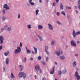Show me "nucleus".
Instances as JSON below:
<instances>
[{
	"instance_id": "nucleus-1",
	"label": "nucleus",
	"mask_w": 80,
	"mask_h": 80,
	"mask_svg": "<svg viewBox=\"0 0 80 80\" xmlns=\"http://www.w3.org/2000/svg\"><path fill=\"white\" fill-rule=\"evenodd\" d=\"M18 76L20 78L22 77H23V78H26V77H27V74L24 72H19Z\"/></svg>"
},
{
	"instance_id": "nucleus-2",
	"label": "nucleus",
	"mask_w": 80,
	"mask_h": 80,
	"mask_svg": "<svg viewBox=\"0 0 80 80\" xmlns=\"http://www.w3.org/2000/svg\"><path fill=\"white\" fill-rule=\"evenodd\" d=\"M17 49H15L14 51L15 53H20V52H21V48L20 47H18Z\"/></svg>"
},
{
	"instance_id": "nucleus-3",
	"label": "nucleus",
	"mask_w": 80,
	"mask_h": 80,
	"mask_svg": "<svg viewBox=\"0 0 80 80\" xmlns=\"http://www.w3.org/2000/svg\"><path fill=\"white\" fill-rule=\"evenodd\" d=\"M80 34V32H77L75 33V31L74 29H73V32H72V35L74 37H76V35H79Z\"/></svg>"
},
{
	"instance_id": "nucleus-4",
	"label": "nucleus",
	"mask_w": 80,
	"mask_h": 80,
	"mask_svg": "<svg viewBox=\"0 0 80 80\" xmlns=\"http://www.w3.org/2000/svg\"><path fill=\"white\" fill-rule=\"evenodd\" d=\"M35 69L36 71L38 70H39V72H40V73H42V70L40 69V67L38 66V65L36 66H35Z\"/></svg>"
},
{
	"instance_id": "nucleus-5",
	"label": "nucleus",
	"mask_w": 80,
	"mask_h": 80,
	"mask_svg": "<svg viewBox=\"0 0 80 80\" xmlns=\"http://www.w3.org/2000/svg\"><path fill=\"white\" fill-rule=\"evenodd\" d=\"M75 75L76 77L78 80H80V76L78 75V72L76 71L75 74Z\"/></svg>"
},
{
	"instance_id": "nucleus-6",
	"label": "nucleus",
	"mask_w": 80,
	"mask_h": 80,
	"mask_svg": "<svg viewBox=\"0 0 80 80\" xmlns=\"http://www.w3.org/2000/svg\"><path fill=\"white\" fill-rule=\"evenodd\" d=\"M71 44L72 46H73V47H76L77 46V45L75 42L73 41H71Z\"/></svg>"
},
{
	"instance_id": "nucleus-7",
	"label": "nucleus",
	"mask_w": 80,
	"mask_h": 80,
	"mask_svg": "<svg viewBox=\"0 0 80 80\" xmlns=\"http://www.w3.org/2000/svg\"><path fill=\"white\" fill-rule=\"evenodd\" d=\"M4 8H6V10H9L10 9V8L9 7H8V5L7 4H5L4 6H3Z\"/></svg>"
},
{
	"instance_id": "nucleus-8",
	"label": "nucleus",
	"mask_w": 80,
	"mask_h": 80,
	"mask_svg": "<svg viewBox=\"0 0 80 80\" xmlns=\"http://www.w3.org/2000/svg\"><path fill=\"white\" fill-rule=\"evenodd\" d=\"M54 72H55V66L53 67L52 70L51 71L50 73L52 74L54 73Z\"/></svg>"
},
{
	"instance_id": "nucleus-9",
	"label": "nucleus",
	"mask_w": 80,
	"mask_h": 80,
	"mask_svg": "<svg viewBox=\"0 0 80 80\" xmlns=\"http://www.w3.org/2000/svg\"><path fill=\"white\" fill-rule=\"evenodd\" d=\"M48 46H46L45 47V51L47 53L48 55H49V54H50V53H49V52H48V51H47V49H48Z\"/></svg>"
},
{
	"instance_id": "nucleus-10",
	"label": "nucleus",
	"mask_w": 80,
	"mask_h": 80,
	"mask_svg": "<svg viewBox=\"0 0 80 80\" xmlns=\"http://www.w3.org/2000/svg\"><path fill=\"white\" fill-rule=\"evenodd\" d=\"M48 26L50 30H53V27H52V25H51V24H48Z\"/></svg>"
},
{
	"instance_id": "nucleus-11",
	"label": "nucleus",
	"mask_w": 80,
	"mask_h": 80,
	"mask_svg": "<svg viewBox=\"0 0 80 80\" xmlns=\"http://www.w3.org/2000/svg\"><path fill=\"white\" fill-rule=\"evenodd\" d=\"M3 40L4 39L3 38V36H0V40L1 43H3Z\"/></svg>"
},
{
	"instance_id": "nucleus-12",
	"label": "nucleus",
	"mask_w": 80,
	"mask_h": 80,
	"mask_svg": "<svg viewBox=\"0 0 80 80\" xmlns=\"http://www.w3.org/2000/svg\"><path fill=\"white\" fill-rule=\"evenodd\" d=\"M60 8L61 10H63V6L62 5V3H60Z\"/></svg>"
},
{
	"instance_id": "nucleus-13",
	"label": "nucleus",
	"mask_w": 80,
	"mask_h": 80,
	"mask_svg": "<svg viewBox=\"0 0 80 80\" xmlns=\"http://www.w3.org/2000/svg\"><path fill=\"white\" fill-rule=\"evenodd\" d=\"M6 64H8L9 63V59L8 58H7L6 60Z\"/></svg>"
},
{
	"instance_id": "nucleus-14",
	"label": "nucleus",
	"mask_w": 80,
	"mask_h": 80,
	"mask_svg": "<svg viewBox=\"0 0 80 80\" xmlns=\"http://www.w3.org/2000/svg\"><path fill=\"white\" fill-rule=\"evenodd\" d=\"M43 28V27L42 26V25H39L38 26V29L39 30H41V29Z\"/></svg>"
},
{
	"instance_id": "nucleus-15",
	"label": "nucleus",
	"mask_w": 80,
	"mask_h": 80,
	"mask_svg": "<svg viewBox=\"0 0 80 80\" xmlns=\"http://www.w3.org/2000/svg\"><path fill=\"white\" fill-rule=\"evenodd\" d=\"M11 78H15V77L13 75V74L12 73L11 74Z\"/></svg>"
},
{
	"instance_id": "nucleus-16",
	"label": "nucleus",
	"mask_w": 80,
	"mask_h": 80,
	"mask_svg": "<svg viewBox=\"0 0 80 80\" xmlns=\"http://www.w3.org/2000/svg\"><path fill=\"white\" fill-rule=\"evenodd\" d=\"M62 73L63 74H65L67 73V70L65 69L64 70L62 71Z\"/></svg>"
},
{
	"instance_id": "nucleus-17",
	"label": "nucleus",
	"mask_w": 80,
	"mask_h": 80,
	"mask_svg": "<svg viewBox=\"0 0 80 80\" xmlns=\"http://www.w3.org/2000/svg\"><path fill=\"white\" fill-rule=\"evenodd\" d=\"M60 52L58 51H56V55H58V56H59V55H60Z\"/></svg>"
},
{
	"instance_id": "nucleus-18",
	"label": "nucleus",
	"mask_w": 80,
	"mask_h": 80,
	"mask_svg": "<svg viewBox=\"0 0 80 80\" xmlns=\"http://www.w3.org/2000/svg\"><path fill=\"white\" fill-rule=\"evenodd\" d=\"M38 38H39V39L40 40V41H42V37H41V36L39 35L38 36Z\"/></svg>"
},
{
	"instance_id": "nucleus-19",
	"label": "nucleus",
	"mask_w": 80,
	"mask_h": 80,
	"mask_svg": "<svg viewBox=\"0 0 80 80\" xmlns=\"http://www.w3.org/2000/svg\"><path fill=\"white\" fill-rule=\"evenodd\" d=\"M55 41L53 40L51 42V45H54V44H55Z\"/></svg>"
},
{
	"instance_id": "nucleus-20",
	"label": "nucleus",
	"mask_w": 80,
	"mask_h": 80,
	"mask_svg": "<svg viewBox=\"0 0 80 80\" xmlns=\"http://www.w3.org/2000/svg\"><path fill=\"white\" fill-rule=\"evenodd\" d=\"M8 53H9V52L7 51V52H4V55L6 56H7V55H8Z\"/></svg>"
},
{
	"instance_id": "nucleus-21",
	"label": "nucleus",
	"mask_w": 80,
	"mask_h": 80,
	"mask_svg": "<svg viewBox=\"0 0 80 80\" xmlns=\"http://www.w3.org/2000/svg\"><path fill=\"white\" fill-rule=\"evenodd\" d=\"M33 48L34 49L35 53H37V49L35 47H34Z\"/></svg>"
},
{
	"instance_id": "nucleus-22",
	"label": "nucleus",
	"mask_w": 80,
	"mask_h": 80,
	"mask_svg": "<svg viewBox=\"0 0 80 80\" xmlns=\"http://www.w3.org/2000/svg\"><path fill=\"white\" fill-rule=\"evenodd\" d=\"M27 53H28V54H29L30 53H31V51H30V50L29 49H27Z\"/></svg>"
},
{
	"instance_id": "nucleus-23",
	"label": "nucleus",
	"mask_w": 80,
	"mask_h": 80,
	"mask_svg": "<svg viewBox=\"0 0 80 80\" xmlns=\"http://www.w3.org/2000/svg\"><path fill=\"white\" fill-rule=\"evenodd\" d=\"M19 67L21 68V71H22V70L23 69V66H22V65H20L19 66Z\"/></svg>"
},
{
	"instance_id": "nucleus-24",
	"label": "nucleus",
	"mask_w": 80,
	"mask_h": 80,
	"mask_svg": "<svg viewBox=\"0 0 80 80\" xmlns=\"http://www.w3.org/2000/svg\"><path fill=\"white\" fill-rule=\"evenodd\" d=\"M76 65H77V63L75 61H74L73 63V67H75V66H76Z\"/></svg>"
},
{
	"instance_id": "nucleus-25",
	"label": "nucleus",
	"mask_w": 80,
	"mask_h": 80,
	"mask_svg": "<svg viewBox=\"0 0 80 80\" xmlns=\"http://www.w3.org/2000/svg\"><path fill=\"white\" fill-rule=\"evenodd\" d=\"M60 58H61V60H63V59H65V57L63 56H60Z\"/></svg>"
},
{
	"instance_id": "nucleus-26",
	"label": "nucleus",
	"mask_w": 80,
	"mask_h": 80,
	"mask_svg": "<svg viewBox=\"0 0 80 80\" xmlns=\"http://www.w3.org/2000/svg\"><path fill=\"white\" fill-rule=\"evenodd\" d=\"M12 28L11 27H10L8 28V31H10L11 30H12Z\"/></svg>"
},
{
	"instance_id": "nucleus-27",
	"label": "nucleus",
	"mask_w": 80,
	"mask_h": 80,
	"mask_svg": "<svg viewBox=\"0 0 80 80\" xmlns=\"http://www.w3.org/2000/svg\"><path fill=\"white\" fill-rule=\"evenodd\" d=\"M29 3L31 4V5H34V3L33 2H32L30 1V0H29Z\"/></svg>"
},
{
	"instance_id": "nucleus-28",
	"label": "nucleus",
	"mask_w": 80,
	"mask_h": 80,
	"mask_svg": "<svg viewBox=\"0 0 80 80\" xmlns=\"http://www.w3.org/2000/svg\"><path fill=\"white\" fill-rule=\"evenodd\" d=\"M38 12H39V11L37 9L36 11V15H37L38 14Z\"/></svg>"
},
{
	"instance_id": "nucleus-29",
	"label": "nucleus",
	"mask_w": 80,
	"mask_h": 80,
	"mask_svg": "<svg viewBox=\"0 0 80 80\" xmlns=\"http://www.w3.org/2000/svg\"><path fill=\"white\" fill-rule=\"evenodd\" d=\"M28 28H29V29H30V28H31V25H30V24H29L27 26Z\"/></svg>"
},
{
	"instance_id": "nucleus-30",
	"label": "nucleus",
	"mask_w": 80,
	"mask_h": 80,
	"mask_svg": "<svg viewBox=\"0 0 80 80\" xmlns=\"http://www.w3.org/2000/svg\"><path fill=\"white\" fill-rule=\"evenodd\" d=\"M62 14L63 15L65 16V13L64 11H62L61 12Z\"/></svg>"
},
{
	"instance_id": "nucleus-31",
	"label": "nucleus",
	"mask_w": 80,
	"mask_h": 80,
	"mask_svg": "<svg viewBox=\"0 0 80 80\" xmlns=\"http://www.w3.org/2000/svg\"><path fill=\"white\" fill-rule=\"evenodd\" d=\"M61 74H62V72H61V71H58V75H60Z\"/></svg>"
},
{
	"instance_id": "nucleus-32",
	"label": "nucleus",
	"mask_w": 80,
	"mask_h": 80,
	"mask_svg": "<svg viewBox=\"0 0 80 80\" xmlns=\"http://www.w3.org/2000/svg\"><path fill=\"white\" fill-rule=\"evenodd\" d=\"M57 23H58V24H59V25H62V23H61L60 22H59V21H57Z\"/></svg>"
},
{
	"instance_id": "nucleus-33",
	"label": "nucleus",
	"mask_w": 80,
	"mask_h": 80,
	"mask_svg": "<svg viewBox=\"0 0 80 80\" xmlns=\"http://www.w3.org/2000/svg\"><path fill=\"white\" fill-rule=\"evenodd\" d=\"M48 59H49V58H48V57H47L46 58V61L47 62H48Z\"/></svg>"
},
{
	"instance_id": "nucleus-34",
	"label": "nucleus",
	"mask_w": 80,
	"mask_h": 80,
	"mask_svg": "<svg viewBox=\"0 0 80 80\" xmlns=\"http://www.w3.org/2000/svg\"><path fill=\"white\" fill-rule=\"evenodd\" d=\"M42 64L44 65H45V61H42Z\"/></svg>"
},
{
	"instance_id": "nucleus-35",
	"label": "nucleus",
	"mask_w": 80,
	"mask_h": 80,
	"mask_svg": "<svg viewBox=\"0 0 80 80\" xmlns=\"http://www.w3.org/2000/svg\"><path fill=\"white\" fill-rule=\"evenodd\" d=\"M38 59L39 60H40V59H41V57L40 56H39L38 58Z\"/></svg>"
},
{
	"instance_id": "nucleus-36",
	"label": "nucleus",
	"mask_w": 80,
	"mask_h": 80,
	"mask_svg": "<svg viewBox=\"0 0 80 80\" xmlns=\"http://www.w3.org/2000/svg\"><path fill=\"white\" fill-rule=\"evenodd\" d=\"M19 46L20 47H22V42L20 43Z\"/></svg>"
},
{
	"instance_id": "nucleus-37",
	"label": "nucleus",
	"mask_w": 80,
	"mask_h": 80,
	"mask_svg": "<svg viewBox=\"0 0 80 80\" xmlns=\"http://www.w3.org/2000/svg\"><path fill=\"white\" fill-rule=\"evenodd\" d=\"M2 13H3V14H5V10H3L2 11Z\"/></svg>"
},
{
	"instance_id": "nucleus-38",
	"label": "nucleus",
	"mask_w": 80,
	"mask_h": 80,
	"mask_svg": "<svg viewBox=\"0 0 80 80\" xmlns=\"http://www.w3.org/2000/svg\"><path fill=\"white\" fill-rule=\"evenodd\" d=\"M2 46H0V50H2Z\"/></svg>"
},
{
	"instance_id": "nucleus-39",
	"label": "nucleus",
	"mask_w": 80,
	"mask_h": 80,
	"mask_svg": "<svg viewBox=\"0 0 80 80\" xmlns=\"http://www.w3.org/2000/svg\"><path fill=\"white\" fill-rule=\"evenodd\" d=\"M57 14L58 16H59L60 15V13H59V12H58L57 13Z\"/></svg>"
},
{
	"instance_id": "nucleus-40",
	"label": "nucleus",
	"mask_w": 80,
	"mask_h": 80,
	"mask_svg": "<svg viewBox=\"0 0 80 80\" xmlns=\"http://www.w3.org/2000/svg\"><path fill=\"white\" fill-rule=\"evenodd\" d=\"M2 18H3V20L4 21L5 19V17H2Z\"/></svg>"
},
{
	"instance_id": "nucleus-41",
	"label": "nucleus",
	"mask_w": 80,
	"mask_h": 80,
	"mask_svg": "<svg viewBox=\"0 0 80 80\" xmlns=\"http://www.w3.org/2000/svg\"><path fill=\"white\" fill-rule=\"evenodd\" d=\"M33 60V58H30V60L31 61H32Z\"/></svg>"
},
{
	"instance_id": "nucleus-42",
	"label": "nucleus",
	"mask_w": 80,
	"mask_h": 80,
	"mask_svg": "<svg viewBox=\"0 0 80 80\" xmlns=\"http://www.w3.org/2000/svg\"><path fill=\"white\" fill-rule=\"evenodd\" d=\"M24 61L25 62H26V61H27V58H26V57H25Z\"/></svg>"
},
{
	"instance_id": "nucleus-43",
	"label": "nucleus",
	"mask_w": 80,
	"mask_h": 80,
	"mask_svg": "<svg viewBox=\"0 0 80 80\" xmlns=\"http://www.w3.org/2000/svg\"><path fill=\"white\" fill-rule=\"evenodd\" d=\"M78 5H80V0H79L78 1Z\"/></svg>"
},
{
	"instance_id": "nucleus-44",
	"label": "nucleus",
	"mask_w": 80,
	"mask_h": 80,
	"mask_svg": "<svg viewBox=\"0 0 80 80\" xmlns=\"http://www.w3.org/2000/svg\"><path fill=\"white\" fill-rule=\"evenodd\" d=\"M18 18H20V13H18Z\"/></svg>"
},
{
	"instance_id": "nucleus-45",
	"label": "nucleus",
	"mask_w": 80,
	"mask_h": 80,
	"mask_svg": "<svg viewBox=\"0 0 80 80\" xmlns=\"http://www.w3.org/2000/svg\"><path fill=\"white\" fill-rule=\"evenodd\" d=\"M34 78H35V79H37V76L35 75L34 76Z\"/></svg>"
},
{
	"instance_id": "nucleus-46",
	"label": "nucleus",
	"mask_w": 80,
	"mask_h": 80,
	"mask_svg": "<svg viewBox=\"0 0 80 80\" xmlns=\"http://www.w3.org/2000/svg\"><path fill=\"white\" fill-rule=\"evenodd\" d=\"M4 29H5V28H2L1 29V30L2 31V30H3Z\"/></svg>"
},
{
	"instance_id": "nucleus-47",
	"label": "nucleus",
	"mask_w": 80,
	"mask_h": 80,
	"mask_svg": "<svg viewBox=\"0 0 80 80\" xmlns=\"http://www.w3.org/2000/svg\"><path fill=\"white\" fill-rule=\"evenodd\" d=\"M56 1L57 2V3H58V2L59 0H56Z\"/></svg>"
},
{
	"instance_id": "nucleus-48",
	"label": "nucleus",
	"mask_w": 80,
	"mask_h": 80,
	"mask_svg": "<svg viewBox=\"0 0 80 80\" xmlns=\"http://www.w3.org/2000/svg\"><path fill=\"white\" fill-rule=\"evenodd\" d=\"M53 6H55V3H53Z\"/></svg>"
},
{
	"instance_id": "nucleus-49",
	"label": "nucleus",
	"mask_w": 80,
	"mask_h": 80,
	"mask_svg": "<svg viewBox=\"0 0 80 80\" xmlns=\"http://www.w3.org/2000/svg\"><path fill=\"white\" fill-rule=\"evenodd\" d=\"M3 72H5V68L4 67H3Z\"/></svg>"
},
{
	"instance_id": "nucleus-50",
	"label": "nucleus",
	"mask_w": 80,
	"mask_h": 80,
	"mask_svg": "<svg viewBox=\"0 0 80 80\" xmlns=\"http://www.w3.org/2000/svg\"><path fill=\"white\" fill-rule=\"evenodd\" d=\"M77 43H80V41H78L77 42Z\"/></svg>"
},
{
	"instance_id": "nucleus-51",
	"label": "nucleus",
	"mask_w": 80,
	"mask_h": 80,
	"mask_svg": "<svg viewBox=\"0 0 80 80\" xmlns=\"http://www.w3.org/2000/svg\"><path fill=\"white\" fill-rule=\"evenodd\" d=\"M42 0H39L40 3H42Z\"/></svg>"
},
{
	"instance_id": "nucleus-52",
	"label": "nucleus",
	"mask_w": 80,
	"mask_h": 80,
	"mask_svg": "<svg viewBox=\"0 0 80 80\" xmlns=\"http://www.w3.org/2000/svg\"><path fill=\"white\" fill-rule=\"evenodd\" d=\"M54 63H55L56 65H57V62H54Z\"/></svg>"
},
{
	"instance_id": "nucleus-53",
	"label": "nucleus",
	"mask_w": 80,
	"mask_h": 80,
	"mask_svg": "<svg viewBox=\"0 0 80 80\" xmlns=\"http://www.w3.org/2000/svg\"><path fill=\"white\" fill-rule=\"evenodd\" d=\"M45 80V78H42V80Z\"/></svg>"
},
{
	"instance_id": "nucleus-54",
	"label": "nucleus",
	"mask_w": 80,
	"mask_h": 80,
	"mask_svg": "<svg viewBox=\"0 0 80 80\" xmlns=\"http://www.w3.org/2000/svg\"><path fill=\"white\" fill-rule=\"evenodd\" d=\"M66 9L67 10V9H68V6H66Z\"/></svg>"
},
{
	"instance_id": "nucleus-55",
	"label": "nucleus",
	"mask_w": 80,
	"mask_h": 80,
	"mask_svg": "<svg viewBox=\"0 0 80 80\" xmlns=\"http://www.w3.org/2000/svg\"><path fill=\"white\" fill-rule=\"evenodd\" d=\"M68 9H71V7H68Z\"/></svg>"
},
{
	"instance_id": "nucleus-56",
	"label": "nucleus",
	"mask_w": 80,
	"mask_h": 80,
	"mask_svg": "<svg viewBox=\"0 0 80 80\" xmlns=\"http://www.w3.org/2000/svg\"><path fill=\"white\" fill-rule=\"evenodd\" d=\"M75 56H76V57H78V54H75Z\"/></svg>"
},
{
	"instance_id": "nucleus-57",
	"label": "nucleus",
	"mask_w": 80,
	"mask_h": 80,
	"mask_svg": "<svg viewBox=\"0 0 80 80\" xmlns=\"http://www.w3.org/2000/svg\"><path fill=\"white\" fill-rule=\"evenodd\" d=\"M78 7L79 9H80V5H79V6H78Z\"/></svg>"
},
{
	"instance_id": "nucleus-58",
	"label": "nucleus",
	"mask_w": 80,
	"mask_h": 80,
	"mask_svg": "<svg viewBox=\"0 0 80 80\" xmlns=\"http://www.w3.org/2000/svg\"><path fill=\"white\" fill-rule=\"evenodd\" d=\"M32 53H33V54H34V52H33V51H32Z\"/></svg>"
},
{
	"instance_id": "nucleus-59",
	"label": "nucleus",
	"mask_w": 80,
	"mask_h": 80,
	"mask_svg": "<svg viewBox=\"0 0 80 80\" xmlns=\"http://www.w3.org/2000/svg\"><path fill=\"white\" fill-rule=\"evenodd\" d=\"M62 53H63V52L62 51H61V55H62Z\"/></svg>"
},
{
	"instance_id": "nucleus-60",
	"label": "nucleus",
	"mask_w": 80,
	"mask_h": 80,
	"mask_svg": "<svg viewBox=\"0 0 80 80\" xmlns=\"http://www.w3.org/2000/svg\"><path fill=\"white\" fill-rule=\"evenodd\" d=\"M75 8L76 9H77V6H75Z\"/></svg>"
},
{
	"instance_id": "nucleus-61",
	"label": "nucleus",
	"mask_w": 80,
	"mask_h": 80,
	"mask_svg": "<svg viewBox=\"0 0 80 80\" xmlns=\"http://www.w3.org/2000/svg\"><path fill=\"white\" fill-rule=\"evenodd\" d=\"M67 17H68V19H69V16H68Z\"/></svg>"
},
{
	"instance_id": "nucleus-62",
	"label": "nucleus",
	"mask_w": 80,
	"mask_h": 80,
	"mask_svg": "<svg viewBox=\"0 0 80 80\" xmlns=\"http://www.w3.org/2000/svg\"><path fill=\"white\" fill-rule=\"evenodd\" d=\"M76 13H78V11L77 10H76Z\"/></svg>"
},
{
	"instance_id": "nucleus-63",
	"label": "nucleus",
	"mask_w": 80,
	"mask_h": 80,
	"mask_svg": "<svg viewBox=\"0 0 80 80\" xmlns=\"http://www.w3.org/2000/svg\"><path fill=\"white\" fill-rule=\"evenodd\" d=\"M26 48L27 50H28V49H27V47H26Z\"/></svg>"
},
{
	"instance_id": "nucleus-64",
	"label": "nucleus",
	"mask_w": 80,
	"mask_h": 80,
	"mask_svg": "<svg viewBox=\"0 0 80 80\" xmlns=\"http://www.w3.org/2000/svg\"><path fill=\"white\" fill-rule=\"evenodd\" d=\"M29 5H30V4H29V3H28V4H27V5L29 6Z\"/></svg>"
}]
</instances>
